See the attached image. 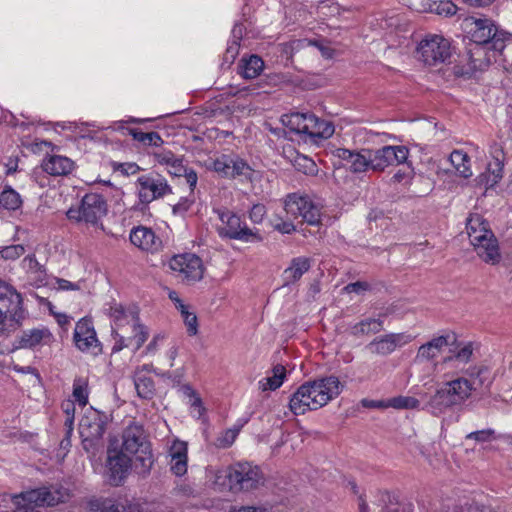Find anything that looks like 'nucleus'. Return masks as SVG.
I'll use <instances>...</instances> for the list:
<instances>
[{
  "label": "nucleus",
  "mask_w": 512,
  "mask_h": 512,
  "mask_svg": "<svg viewBox=\"0 0 512 512\" xmlns=\"http://www.w3.org/2000/svg\"><path fill=\"white\" fill-rule=\"evenodd\" d=\"M470 379L458 377L444 383L430 397L426 404L427 410L435 416L445 413L448 409L461 406L477 390L479 386H489V371L486 367L469 369Z\"/></svg>",
  "instance_id": "nucleus-1"
},
{
  "label": "nucleus",
  "mask_w": 512,
  "mask_h": 512,
  "mask_svg": "<svg viewBox=\"0 0 512 512\" xmlns=\"http://www.w3.org/2000/svg\"><path fill=\"white\" fill-rule=\"evenodd\" d=\"M342 385L336 376L308 381L297 388L289 400V408L294 415L317 410L336 398Z\"/></svg>",
  "instance_id": "nucleus-2"
},
{
  "label": "nucleus",
  "mask_w": 512,
  "mask_h": 512,
  "mask_svg": "<svg viewBox=\"0 0 512 512\" xmlns=\"http://www.w3.org/2000/svg\"><path fill=\"white\" fill-rule=\"evenodd\" d=\"M123 450L127 455H134V466L138 474L146 476L154 464V456L151 449V443L143 425L137 422H131L122 433Z\"/></svg>",
  "instance_id": "nucleus-3"
},
{
  "label": "nucleus",
  "mask_w": 512,
  "mask_h": 512,
  "mask_svg": "<svg viewBox=\"0 0 512 512\" xmlns=\"http://www.w3.org/2000/svg\"><path fill=\"white\" fill-rule=\"evenodd\" d=\"M466 231L471 245L485 263L495 265L500 261L498 241L480 215L475 214L468 218Z\"/></svg>",
  "instance_id": "nucleus-4"
},
{
  "label": "nucleus",
  "mask_w": 512,
  "mask_h": 512,
  "mask_svg": "<svg viewBox=\"0 0 512 512\" xmlns=\"http://www.w3.org/2000/svg\"><path fill=\"white\" fill-rule=\"evenodd\" d=\"M23 318L21 294L10 284L0 280V337L17 330Z\"/></svg>",
  "instance_id": "nucleus-5"
},
{
  "label": "nucleus",
  "mask_w": 512,
  "mask_h": 512,
  "mask_svg": "<svg viewBox=\"0 0 512 512\" xmlns=\"http://www.w3.org/2000/svg\"><path fill=\"white\" fill-rule=\"evenodd\" d=\"M70 490L62 486H49L22 492L16 499H22L23 504L18 505L13 512H40L37 508L55 506L68 501ZM17 504L20 502L17 501Z\"/></svg>",
  "instance_id": "nucleus-6"
},
{
  "label": "nucleus",
  "mask_w": 512,
  "mask_h": 512,
  "mask_svg": "<svg viewBox=\"0 0 512 512\" xmlns=\"http://www.w3.org/2000/svg\"><path fill=\"white\" fill-rule=\"evenodd\" d=\"M108 204L103 195L99 193H87L81 199L79 206L71 207L67 211V217L76 222H84L92 226H99L107 215Z\"/></svg>",
  "instance_id": "nucleus-7"
},
{
  "label": "nucleus",
  "mask_w": 512,
  "mask_h": 512,
  "mask_svg": "<svg viewBox=\"0 0 512 512\" xmlns=\"http://www.w3.org/2000/svg\"><path fill=\"white\" fill-rule=\"evenodd\" d=\"M451 56L452 49L449 40L437 34L427 35L416 48L417 59L429 67L449 63Z\"/></svg>",
  "instance_id": "nucleus-8"
},
{
  "label": "nucleus",
  "mask_w": 512,
  "mask_h": 512,
  "mask_svg": "<svg viewBox=\"0 0 512 512\" xmlns=\"http://www.w3.org/2000/svg\"><path fill=\"white\" fill-rule=\"evenodd\" d=\"M169 267L181 282L191 285L203 278L205 267L202 259L194 253L173 256Z\"/></svg>",
  "instance_id": "nucleus-9"
},
{
  "label": "nucleus",
  "mask_w": 512,
  "mask_h": 512,
  "mask_svg": "<svg viewBox=\"0 0 512 512\" xmlns=\"http://www.w3.org/2000/svg\"><path fill=\"white\" fill-rule=\"evenodd\" d=\"M474 28L471 30V39L479 45H491L495 51L501 52L505 48L508 33L499 30L493 20L489 18L473 19Z\"/></svg>",
  "instance_id": "nucleus-10"
},
{
  "label": "nucleus",
  "mask_w": 512,
  "mask_h": 512,
  "mask_svg": "<svg viewBox=\"0 0 512 512\" xmlns=\"http://www.w3.org/2000/svg\"><path fill=\"white\" fill-rule=\"evenodd\" d=\"M132 466V459L123 450L110 444L107 448L105 462L108 481L113 486H119L127 478Z\"/></svg>",
  "instance_id": "nucleus-11"
},
{
  "label": "nucleus",
  "mask_w": 512,
  "mask_h": 512,
  "mask_svg": "<svg viewBox=\"0 0 512 512\" xmlns=\"http://www.w3.org/2000/svg\"><path fill=\"white\" fill-rule=\"evenodd\" d=\"M107 416L93 408L88 409L79 423V433L82 437L83 447L89 450L94 441H99L106 429Z\"/></svg>",
  "instance_id": "nucleus-12"
},
{
  "label": "nucleus",
  "mask_w": 512,
  "mask_h": 512,
  "mask_svg": "<svg viewBox=\"0 0 512 512\" xmlns=\"http://www.w3.org/2000/svg\"><path fill=\"white\" fill-rule=\"evenodd\" d=\"M284 209L287 214L294 218L301 217L309 225H319L321 222V212L309 197L297 194H290L284 202Z\"/></svg>",
  "instance_id": "nucleus-13"
},
{
  "label": "nucleus",
  "mask_w": 512,
  "mask_h": 512,
  "mask_svg": "<svg viewBox=\"0 0 512 512\" xmlns=\"http://www.w3.org/2000/svg\"><path fill=\"white\" fill-rule=\"evenodd\" d=\"M232 492H248L264 484L259 467L248 462L234 464Z\"/></svg>",
  "instance_id": "nucleus-14"
},
{
  "label": "nucleus",
  "mask_w": 512,
  "mask_h": 512,
  "mask_svg": "<svg viewBox=\"0 0 512 512\" xmlns=\"http://www.w3.org/2000/svg\"><path fill=\"white\" fill-rule=\"evenodd\" d=\"M136 186L142 204H149L172 193L171 186L161 175H142L137 179Z\"/></svg>",
  "instance_id": "nucleus-15"
},
{
  "label": "nucleus",
  "mask_w": 512,
  "mask_h": 512,
  "mask_svg": "<svg viewBox=\"0 0 512 512\" xmlns=\"http://www.w3.org/2000/svg\"><path fill=\"white\" fill-rule=\"evenodd\" d=\"M219 219L222 222V226L218 228V233L221 237L229 239H236L245 242L252 240L260 241L261 237L254 233L246 225L242 226V222L239 216L232 213L231 211H221L218 213Z\"/></svg>",
  "instance_id": "nucleus-16"
},
{
  "label": "nucleus",
  "mask_w": 512,
  "mask_h": 512,
  "mask_svg": "<svg viewBox=\"0 0 512 512\" xmlns=\"http://www.w3.org/2000/svg\"><path fill=\"white\" fill-rule=\"evenodd\" d=\"M153 157L159 165L166 168L170 175L175 177L184 176L190 189L195 188L198 180L197 173L193 169L187 168L181 157L166 149L154 152Z\"/></svg>",
  "instance_id": "nucleus-17"
},
{
  "label": "nucleus",
  "mask_w": 512,
  "mask_h": 512,
  "mask_svg": "<svg viewBox=\"0 0 512 512\" xmlns=\"http://www.w3.org/2000/svg\"><path fill=\"white\" fill-rule=\"evenodd\" d=\"M413 339L412 335L404 332L387 333L375 337L365 346V349L372 355L384 357L392 354L397 348L409 344Z\"/></svg>",
  "instance_id": "nucleus-18"
},
{
  "label": "nucleus",
  "mask_w": 512,
  "mask_h": 512,
  "mask_svg": "<svg viewBox=\"0 0 512 512\" xmlns=\"http://www.w3.org/2000/svg\"><path fill=\"white\" fill-rule=\"evenodd\" d=\"M408 155L409 150L401 145L370 149L372 170L383 171L388 166L402 164L407 160Z\"/></svg>",
  "instance_id": "nucleus-19"
},
{
  "label": "nucleus",
  "mask_w": 512,
  "mask_h": 512,
  "mask_svg": "<svg viewBox=\"0 0 512 512\" xmlns=\"http://www.w3.org/2000/svg\"><path fill=\"white\" fill-rule=\"evenodd\" d=\"M73 338L76 347L83 352L91 351L97 354L101 351L92 321L87 318H82L76 323Z\"/></svg>",
  "instance_id": "nucleus-20"
},
{
  "label": "nucleus",
  "mask_w": 512,
  "mask_h": 512,
  "mask_svg": "<svg viewBox=\"0 0 512 512\" xmlns=\"http://www.w3.org/2000/svg\"><path fill=\"white\" fill-rule=\"evenodd\" d=\"M334 155L338 159L345 161L353 173H363L372 170L370 149L354 151L347 148H338L335 150Z\"/></svg>",
  "instance_id": "nucleus-21"
},
{
  "label": "nucleus",
  "mask_w": 512,
  "mask_h": 512,
  "mask_svg": "<svg viewBox=\"0 0 512 512\" xmlns=\"http://www.w3.org/2000/svg\"><path fill=\"white\" fill-rule=\"evenodd\" d=\"M131 243L142 251L155 253L162 247V240L155 232L148 227L138 226L130 232Z\"/></svg>",
  "instance_id": "nucleus-22"
},
{
  "label": "nucleus",
  "mask_w": 512,
  "mask_h": 512,
  "mask_svg": "<svg viewBox=\"0 0 512 512\" xmlns=\"http://www.w3.org/2000/svg\"><path fill=\"white\" fill-rule=\"evenodd\" d=\"M187 444L180 440H175L170 449V469L176 476H183L187 472Z\"/></svg>",
  "instance_id": "nucleus-23"
},
{
  "label": "nucleus",
  "mask_w": 512,
  "mask_h": 512,
  "mask_svg": "<svg viewBox=\"0 0 512 512\" xmlns=\"http://www.w3.org/2000/svg\"><path fill=\"white\" fill-rule=\"evenodd\" d=\"M449 338V335H441L434 337L430 341L422 344L418 348L416 360L423 362L436 359L441 354L443 349L448 346Z\"/></svg>",
  "instance_id": "nucleus-24"
},
{
  "label": "nucleus",
  "mask_w": 512,
  "mask_h": 512,
  "mask_svg": "<svg viewBox=\"0 0 512 512\" xmlns=\"http://www.w3.org/2000/svg\"><path fill=\"white\" fill-rule=\"evenodd\" d=\"M42 169L52 176L68 175L74 170V162L65 156L51 155L42 161Z\"/></svg>",
  "instance_id": "nucleus-25"
},
{
  "label": "nucleus",
  "mask_w": 512,
  "mask_h": 512,
  "mask_svg": "<svg viewBox=\"0 0 512 512\" xmlns=\"http://www.w3.org/2000/svg\"><path fill=\"white\" fill-rule=\"evenodd\" d=\"M311 259L308 257H295L289 266L283 271V285L288 286L296 283L311 268Z\"/></svg>",
  "instance_id": "nucleus-26"
},
{
  "label": "nucleus",
  "mask_w": 512,
  "mask_h": 512,
  "mask_svg": "<svg viewBox=\"0 0 512 512\" xmlns=\"http://www.w3.org/2000/svg\"><path fill=\"white\" fill-rule=\"evenodd\" d=\"M334 133V126L314 114H309L305 136L316 142L318 139H327Z\"/></svg>",
  "instance_id": "nucleus-27"
},
{
  "label": "nucleus",
  "mask_w": 512,
  "mask_h": 512,
  "mask_svg": "<svg viewBox=\"0 0 512 512\" xmlns=\"http://www.w3.org/2000/svg\"><path fill=\"white\" fill-rule=\"evenodd\" d=\"M234 464L226 467L211 468L207 475L214 488L219 491H232Z\"/></svg>",
  "instance_id": "nucleus-28"
},
{
  "label": "nucleus",
  "mask_w": 512,
  "mask_h": 512,
  "mask_svg": "<svg viewBox=\"0 0 512 512\" xmlns=\"http://www.w3.org/2000/svg\"><path fill=\"white\" fill-rule=\"evenodd\" d=\"M52 335L46 328H34L24 331L20 337V345L22 348H34L41 343H47Z\"/></svg>",
  "instance_id": "nucleus-29"
},
{
  "label": "nucleus",
  "mask_w": 512,
  "mask_h": 512,
  "mask_svg": "<svg viewBox=\"0 0 512 512\" xmlns=\"http://www.w3.org/2000/svg\"><path fill=\"white\" fill-rule=\"evenodd\" d=\"M383 330V321L375 318H366L350 328V334L355 337L377 334Z\"/></svg>",
  "instance_id": "nucleus-30"
},
{
  "label": "nucleus",
  "mask_w": 512,
  "mask_h": 512,
  "mask_svg": "<svg viewBox=\"0 0 512 512\" xmlns=\"http://www.w3.org/2000/svg\"><path fill=\"white\" fill-rule=\"evenodd\" d=\"M310 113H291L285 114L281 117L282 123L290 131L297 134H305L307 129L308 116Z\"/></svg>",
  "instance_id": "nucleus-31"
},
{
  "label": "nucleus",
  "mask_w": 512,
  "mask_h": 512,
  "mask_svg": "<svg viewBox=\"0 0 512 512\" xmlns=\"http://www.w3.org/2000/svg\"><path fill=\"white\" fill-rule=\"evenodd\" d=\"M450 162L461 177L469 178L472 176L470 157L464 151L454 150L450 154Z\"/></svg>",
  "instance_id": "nucleus-32"
},
{
  "label": "nucleus",
  "mask_w": 512,
  "mask_h": 512,
  "mask_svg": "<svg viewBox=\"0 0 512 512\" xmlns=\"http://www.w3.org/2000/svg\"><path fill=\"white\" fill-rule=\"evenodd\" d=\"M273 375L263 378L259 381V387L262 391L276 390L282 384L286 377V369L283 365H276L272 369Z\"/></svg>",
  "instance_id": "nucleus-33"
},
{
  "label": "nucleus",
  "mask_w": 512,
  "mask_h": 512,
  "mask_svg": "<svg viewBox=\"0 0 512 512\" xmlns=\"http://www.w3.org/2000/svg\"><path fill=\"white\" fill-rule=\"evenodd\" d=\"M242 62L240 73L245 79L256 78L264 68L263 60L257 55H251L248 59H243Z\"/></svg>",
  "instance_id": "nucleus-34"
},
{
  "label": "nucleus",
  "mask_w": 512,
  "mask_h": 512,
  "mask_svg": "<svg viewBox=\"0 0 512 512\" xmlns=\"http://www.w3.org/2000/svg\"><path fill=\"white\" fill-rule=\"evenodd\" d=\"M23 265L27 269L29 278L37 285L45 283V272L34 255H28L23 260Z\"/></svg>",
  "instance_id": "nucleus-35"
},
{
  "label": "nucleus",
  "mask_w": 512,
  "mask_h": 512,
  "mask_svg": "<svg viewBox=\"0 0 512 512\" xmlns=\"http://www.w3.org/2000/svg\"><path fill=\"white\" fill-rule=\"evenodd\" d=\"M137 394L142 399H152L155 395V385L151 377L137 375L134 380Z\"/></svg>",
  "instance_id": "nucleus-36"
},
{
  "label": "nucleus",
  "mask_w": 512,
  "mask_h": 512,
  "mask_svg": "<svg viewBox=\"0 0 512 512\" xmlns=\"http://www.w3.org/2000/svg\"><path fill=\"white\" fill-rule=\"evenodd\" d=\"M22 205V199L18 192L11 187H6L0 193V207L7 210H17Z\"/></svg>",
  "instance_id": "nucleus-37"
},
{
  "label": "nucleus",
  "mask_w": 512,
  "mask_h": 512,
  "mask_svg": "<svg viewBox=\"0 0 512 512\" xmlns=\"http://www.w3.org/2000/svg\"><path fill=\"white\" fill-rule=\"evenodd\" d=\"M73 398L80 406L84 407L88 403L89 389L88 380L83 377L74 379L73 382Z\"/></svg>",
  "instance_id": "nucleus-38"
},
{
  "label": "nucleus",
  "mask_w": 512,
  "mask_h": 512,
  "mask_svg": "<svg viewBox=\"0 0 512 512\" xmlns=\"http://www.w3.org/2000/svg\"><path fill=\"white\" fill-rule=\"evenodd\" d=\"M386 405L395 409H417L420 402L414 397L400 395L387 399Z\"/></svg>",
  "instance_id": "nucleus-39"
},
{
  "label": "nucleus",
  "mask_w": 512,
  "mask_h": 512,
  "mask_svg": "<svg viewBox=\"0 0 512 512\" xmlns=\"http://www.w3.org/2000/svg\"><path fill=\"white\" fill-rule=\"evenodd\" d=\"M179 312L187 328V333L190 336H195L198 333V320L196 314L189 311V306L185 304L180 305Z\"/></svg>",
  "instance_id": "nucleus-40"
},
{
  "label": "nucleus",
  "mask_w": 512,
  "mask_h": 512,
  "mask_svg": "<svg viewBox=\"0 0 512 512\" xmlns=\"http://www.w3.org/2000/svg\"><path fill=\"white\" fill-rule=\"evenodd\" d=\"M240 429H241V426L222 431L216 437L213 444L215 445V447L221 448V449L230 447L236 440V438L240 432Z\"/></svg>",
  "instance_id": "nucleus-41"
},
{
  "label": "nucleus",
  "mask_w": 512,
  "mask_h": 512,
  "mask_svg": "<svg viewBox=\"0 0 512 512\" xmlns=\"http://www.w3.org/2000/svg\"><path fill=\"white\" fill-rule=\"evenodd\" d=\"M504 161L499 157H495L494 162L489 164L488 172L490 175L487 179L489 187L495 186L503 177Z\"/></svg>",
  "instance_id": "nucleus-42"
},
{
  "label": "nucleus",
  "mask_w": 512,
  "mask_h": 512,
  "mask_svg": "<svg viewBox=\"0 0 512 512\" xmlns=\"http://www.w3.org/2000/svg\"><path fill=\"white\" fill-rule=\"evenodd\" d=\"M430 11L448 17L456 14L457 6L450 0H439L430 4Z\"/></svg>",
  "instance_id": "nucleus-43"
},
{
  "label": "nucleus",
  "mask_w": 512,
  "mask_h": 512,
  "mask_svg": "<svg viewBox=\"0 0 512 512\" xmlns=\"http://www.w3.org/2000/svg\"><path fill=\"white\" fill-rule=\"evenodd\" d=\"M148 335L149 333L145 326L136 322L133 324V336L129 338L132 340V347L135 351L142 347L148 339Z\"/></svg>",
  "instance_id": "nucleus-44"
},
{
  "label": "nucleus",
  "mask_w": 512,
  "mask_h": 512,
  "mask_svg": "<svg viewBox=\"0 0 512 512\" xmlns=\"http://www.w3.org/2000/svg\"><path fill=\"white\" fill-rule=\"evenodd\" d=\"M250 166L238 156H232L231 163V175L230 178H235L237 176L249 177L251 175Z\"/></svg>",
  "instance_id": "nucleus-45"
},
{
  "label": "nucleus",
  "mask_w": 512,
  "mask_h": 512,
  "mask_svg": "<svg viewBox=\"0 0 512 512\" xmlns=\"http://www.w3.org/2000/svg\"><path fill=\"white\" fill-rule=\"evenodd\" d=\"M231 163H232V156L222 155L213 161L212 168L218 174H220L224 177H230Z\"/></svg>",
  "instance_id": "nucleus-46"
},
{
  "label": "nucleus",
  "mask_w": 512,
  "mask_h": 512,
  "mask_svg": "<svg viewBox=\"0 0 512 512\" xmlns=\"http://www.w3.org/2000/svg\"><path fill=\"white\" fill-rule=\"evenodd\" d=\"M90 509L93 512H120L119 506L112 499L93 500Z\"/></svg>",
  "instance_id": "nucleus-47"
},
{
  "label": "nucleus",
  "mask_w": 512,
  "mask_h": 512,
  "mask_svg": "<svg viewBox=\"0 0 512 512\" xmlns=\"http://www.w3.org/2000/svg\"><path fill=\"white\" fill-rule=\"evenodd\" d=\"M473 355V346L472 343H466L462 347H460L453 356L446 357L444 362H448L452 359H456L462 363H468L471 360Z\"/></svg>",
  "instance_id": "nucleus-48"
},
{
  "label": "nucleus",
  "mask_w": 512,
  "mask_h": 512,
  "mask_svg": "<svg viewBox=\"0 0 512 512\" xmlns=\"http://www.w3.org/2000/svg\"><path fill=\"white\" fill-rule=\"evenodd\" d=\"M25 253V248L21 244L4 247L1 251V257L6 260H15Z\"/></svg>",
  "instance_id": "nucleus-49"
},
{
  "label": "nucleus",
  "mask_w": 512,
  "mask_h": 512,
  "mask_svg": "<svg viewBox=\"0 0 512 512\" xmlns=\"http://www.w3.org/2000/svg\"><path fill=\"white\" fill-rule=\"evenodd\" d=\"M295 166L298 170L302 171L305 174H314L316 172V164L315 162L306 157V156H298L295 160Z\"/></svg>",
  "instance_id": "nucleus-50"
},
{
  "label": "nucleus",
  "mask_w": 512,
  "mask_h": 512,
  "mask_svg": "<svg viewBox=\"0 0 512 512\" xmlns=\"http://www.w3.org/2000/svg\"><path fill=\"white\" fill-rule=\"evenodd\" d=\"M62 410L65 414L64 426L69 427L71 430V425L74 426V416H75V404L72 400L63 401Z\"/></svg>",
  "instance_id": "nucleus-51"
},
{
  "label": "nucleus",
  "mask_w": 512,
  "mask_h": 512,
  "mask_svg": "<svg viewBox=\"0 0 512 512\" xmlns=\"http://www.w3.org/2000/svg\"><path fill=\"white\" fill-rule=\"evenodd\" d=\"M494 430L492 429H484L479 431H474L469 433L466 436V439L475 440L477 442H488L494 437Z\"/></svg>",
  "instance_id": "nucleus-52"
},
{
  "label": "nucleus",
  "mask_w": 512,
  "mask_h": 512,
  "mask_svg": "<svg viewBox=\"0 0 512 512\" xmlns=\"http://www.w3.org/2000/svg\"><path fill=\"white\" fill-rule=\"evenodd\" d=\"M478 62L479 60L477 59H471V63L467 68H460L459 66H454L453 72L456 76L470 77L473 74V72L481 66V64H479Z\"/></svg>",
  "instance_id": "nucleus-53"
},
{
  "label": "nucleus",
  "mask_w": 512,
  "mask_h": 512,
  "mask_svg": "<svg viewBox=\"0 0 512 512\" xmlns=\"http://www.w3.org/2000/svg\"><path fill=\"white\" fill-rule=\"evenodd\" d=\"M266 215V207L263 204H255L249 212V218L253 223L259 224Z\"/></svg>",
  "instance_id": "nucleus-54"
},
{
  "label": "nucleus",
  "mask_w": 512,
  "mask_h": 512,
  "mask_svg": "<svg viewBox=\"0 0 512 512\" xmlns=\"http://www.w3.org/2000/svg\"><path fill=\"white\" fill-rule=\"evenodd\" d=\"M193 200L187 197L181 198L178 203L173 205V213L183 215L186 213L192 206Z\"/></svg>",
  "instance_id": "nucleus-55"
},
{
  "label": "nucleus",
  "mask_w": 512,
  "mask_h": 512,
  "mask_svg": "<svg viewBox=\"0 0 512 512\" xmlns=\"http://www.w3.org/2000/svg\"><path fill=\"white\" fill-rule=\"evenodd\" d=\"M370 288V285L367 282L362 281H356L353 283H349L344 287V290L347 293H356V294H362L363 292L367 291Z\"/></svg>",
  "instance_id": "nucleus-56"
},
{
  "label": "nucleus",
  "mask_w": 512,
  "mask_h": 512,
  "mask_svg": "<svg viewBox=\"0 0 512 512\" xmlns=\"http://www.w3.org/2000/svg\"><path fill=\"white\" fill-rule=\"evenodd\" d=\"M240 43L237 40H230L224 58L226 61H233L239 52Z\"/></svg>",
  "instance_id": "nucleus-57"
},
{
  "label": "nucleus",
  "mask_w": 512,
  "mask_h": 512,
  "mask_svg": "<svg viewBox=\"0 0 512 512\" xmlns=\"http://www.w3.org/2000/svg\"><path fill=\"white\" fill-rule=\"evenodd\" d=\"M118 170L125 175H134L140 170V167L136 163H122L119 164Z\"/></svg>",
  "instance_id": "nucleus-58"
},
{
  "label": "nucleus",
  "mask_w": 512,
  "mask_h": 512,
  "mask_svg": "<svg viewBox=\"0 0 512 512\" xmlns=\"http://www.w3.org/2000/svg\"><path fill=\"white\" fill-rule=\"evenodd\" d=\"M116 342L112 348V352L116 353L121 351L125 347H132V340L130 338H124L123 336L117 335Z\"/></svg>",
  "instance_id": "nucleus-59"
},
{
  "label": "nucleus",
  "mask_w": 512,
  "mask_h": 512,
  "mask_svg": "<svg viewBox=\"0 0 512 512\" xmlns=\"http://www.w3.org/2000/svg\"><path fill=\"white\" fill-rule=\"evenodd\" d=\"M109 315L113 317L116 321L121 320L125 315L124 307L121 304L115 303L113 306L109 308Z\"/></svg>",
  "instance_id": "nucleus-60"
},
{
  "label": "nucleus",
  "mask_w": 512,
  "mask_h": 512,
  "mask_svg": "<svg viewBox=\"0 0 512 512\" xmlns=\"http://www.w3.org/2000/svg\"><path fill=\"white\" fill-rule=\"evenodd\" d=\"M274 228L283 234H290L295 231V226L290 221H282L280 223L274 224Z\"/></svg>",
  "instance_id": "nucleus-61"
},
{
  "label": "nucleus",
  "mask_w": 512,
  "mask_h": 512,
  "mask_svg": "<svg viewBox=\"0 0 512 512\" xmlns=\"http://www.w3.org/2000/svg\"><path fill=\"white\" fill-rule=\"evenodd\" d=\"M57 289L67 291V290H78L79 286L76 283L70 282L65 279L57 278L56 279Z\"/></svg>",
  "instance_id": "nucleus-62"
},
{
  "label": "nucleus",
  "mask_w": 512,
  "mask_h": 512,
  "mask_svg": "<svg viewBox=\"0 0 512 512\" xmlns=\"http://www.w3.org/2000/svg\"><path fill=\"white\" fill-rule=\"evenodd\" d=\"M309 44L317 47L323 57L329 59L333 56V50L330 47L323 45L321 42L309 41Z\"/></svg>",
  "instance_id": "nucleus-63"
},
{
  "label": "nucleus",
  "mask_w": 512,
  "mask_h": 512,
  "mask_svg": "<svg viewBox=\"0 0 512 512\" xmlns=\"http://www.w3.org/2000/svg\"><path fill=\"white\" fill-rule=\"evenodd\" d=\"M146 137V144L153 146H160L163 144L161 136L157 132H148Z\"/></svg>",
  "instance_id": "nucleus-64"
}]
</instances>
